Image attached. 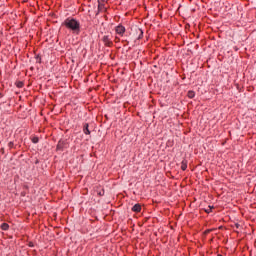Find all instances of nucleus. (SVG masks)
<instances>
[{"mask_svg":"<svg viewBox=\"0 0 256 256\" xmlns=\"http://www.w3.org/2000/svg\"><path fill=\"white\" fill-rule=\"evenodd\" d=\"M63 25H65V27L74 35H79L81 33V23L75 18H67L63 22Z\"/></svg>","mask_w":256,"mask_h":256,"instance_id":"f257e3e1","label":"nucleus"},{"mask_svg":"<svg viewBox=\"0 0 256 256\" xmlns=\"http://www.w3.org/2000/svg\"><path fill=\"white\" fill-rule=\"evenodd\" d=\"M102 41L106 47H111L113 45V41H111V37L109 35H104L102 37Z\"/></svg>","mask_w":256,"mask_h":256,"instance_id":"f03ea898","label":"nucleus"},{"mask_svg":"<svg viewBox=\"0 0 256 256\" xmlns=\"http://www.w3.org/2000/svg\"><path fill=\"white\" fill-rule=\"evenodd\" d=\"M115 31H116L117 35H120L121 37H123V35L125 34V26L118 25V26H116Z\"/></svg>","mask_w":256,"mask_h":256,"instance_id":"7ed1b4c3","label":"nucleus"},{"mask_svg":"<svg viewBox=\"0 0 256 256\" xmlns=\"http://www.w3.org/2000/svg\"><path fill=\"white\" fill-rule=\"evenodd\" d=\"M132 211L134 213H140L141 212V204H135L133 207H132Z\"/></svg>","mask_w":256,"mask_h":256,"instance_id":"20e7f679","label":"nucleus"},{"mask_svg":"<svg viewBox=\"0 0 256 256\" xmlns=\"http://www.w3.org/2000/svg\"><path fill=\"white\" fill-rule=\"evenodd\" d=\"M83 131L85 135H91V131H89V124L84 125Z\"/></svg>","mask_w":256,"mask_h":256,"instance_id":"39448f33","label":"nucleus"},{"mask_svg":"<svg viewBox=\"0 0 256 256\" xmlns=\"http://www.w3.org/2000/svg\"><path fill=\"white\" fill-rule=\"evenodd\" d=\"M181 169H182V171H186L187 170V162L185 160H183L181 162Z\"/></svg>","mask_w":256,"mask_h":256,"instance_id":"423d86ee","label":"nucleus"},{"mask_svg":"<svg viewBox=\"0 0 256 256\" xmlns=\"http://www.w3.org/2000/svg\"><path fill=\"white\" fill-rule=\"evenodd\" d=\"M1 229H2L3 231H7V229H9V224L3 223V224L1 225Z\"/></svg>","mask_w":256,"mask_h":256,"instance_id":"0eeeda50","label":"nucleus"},{"mask_svg":"<svg viewBox=\"0 0 256 256\" xmlns=\"http://www.w3.org/2000/svg\"><path fill=\"white\" fill-rule=\"evenodd\" d=\"M188 97L189 99H193V97H195V92L194 91H188Z\"/></svg>","mask_w":256,"mask_h":256,"instance_id":"6e6552de","label":"nucleus"},{"mask_svg":"<svg viewBox=\"0 0 256 256\" xmlns=\"http://www.w3.org/2000/svg\"><path fill=\"white\" fill-rule=\"evenodd\" d=\"M136 31L140 34L138 39H141V37H143V30H141V28H137Z\"/></svg>","mask_w":256,"mask_h":256,"instance_id":"1a4fd4ad","label":"nucleus"},{"mask_svg":"<svg viewBox=\"0 0 256 256\" xmlns=\"http://www.w3.org/2000/svg\"><path fill=\"white\" fill-rule=\"evenodd\" d=\"M32 143H39V138L38 137H34L32 139Z\"/></svg>","mask_w":256,"mask_h":256,"instance_id":"9d476101","label":"nucleus"},{"mask_svg":"<svg viewBox=\"0 0 256 256\" xmlns=\"http://www.w3.org/2000/svg\"><path fill=\"white\" fill-rule=\"evenodd\" d=\"M57 149H58V150H59V149H63V143H62V142L58 143Z\"/></svg>","mask_w":256,"mask_h":256,"instance_id":"9b49d317","label":"nucleus"},{"mask_svg":"<svg viewBox=\"0 0 256 256\" xmlns=\"http://www.w3.org/2000/svg\"><path fill=\"white\" fill-rule=\"evenodd\" d=\"M212 209H213V207L209 206L208 209H206L205 211H206L207 213H211Z\"/></svg>","mask_w":256,"mask_h":256,"instance_id":"f8f14e48","label":"nucleus"},{"mask_svg":"<svg viewBox=\"0 0 256 256\" xmlns=\"http://www.w3.org/2000/svg\"><path fill=\"white\" fill-rule=\"evenodd\" d=\"M18 87H23V83H19V84H18Z\"/></svg>","mask_w":256,"mask_h":256,"instance_id":"ddd939ff","label":"nucleus"},{"mask_svg":"<svg viewBox=\"0 0 256 256\" xmlns=\"http://www.w3.org/2000/svg\"><path fill=\"white\" fill-rule=\"evenodd\" d=\"M3 97V94L0 92V98Z\"/></svg>","mask_w":256,"mask_h":256,"instance_id":"4468645a","label":"nucleus"},{"mask_svg":"<svg viewBox=\"0 0 256 256\" xmlns=\"http://www.w3.org/2000/svg\"><path fill=\"white\" fill-rule=\"evenodd\" d=\"M9 145H10V147H11V146L13 145V143H12V142H10V143H9Z\"/></svg>","mask_w":256,"mask_h":256,"instance_id":"2eb2a0df","label":"nucleus"},{"mask_svg":"<svg viewBox=\"0 0 256 256\" xmlns=\"http://www.w3.org/2000/svg\"><path fill=\"white\" fill-rule=\"evenodd\" d=\"M116 41H119V38L116 37Z\"/></svg>","mask_w":256,"mask_h":256,"instance_id":"dca6fc26","label":"nucleus"}]
</instances>
